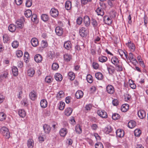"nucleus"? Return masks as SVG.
<instances>
[{
    "mask_svg": "<svg viewBox=\"0 0 148 148\" xmlns=\"http://www.w3.org/2000/svg\"><path fill=\"white\" fill-rule=\"evenodd\" d=\"M1 132L6 138H9L10 137V133L8 129L5 127H3L1 129Z\"/></svg>",
    "mask_w": 148,
    "mask_h": 148,
    "instance_id": "nucleus-1",
    "label": "nucleus"
},
{
    "mask_svg": "<svg viewBox=\"0 0 148 148\" xmlns=\"http://www.w3.org/2000/svg\"><path fill=\"white\" fill-rule=\"evenodd\" d=\"M24 21V18L23 17H21L20 19L16 21V24L17 28H22L23 27V24Z\"/></svg>",
    "mask_w": 148,
    "mask_h": 148,
    "instance_id": "nucleus-2",
    "label": "nucleus"
},
{
    "mask_svg": "<svg viewBox=\"0 0 148 148\" xmlns=\"http://www.w3.org/2000/svg\"><path fill=\"white\" fill-rule=\"evenodd\" d=\"M50 13L51 16L55 18L58 16L59 11L57 9L55 8H52L50 11Z\"/></svg>",
    "mask_w": 148,
    "mask_h": 148,
    "instance_id": "nucleus-3",
    "label": "nucleus"
},
{
    "mask_svg": "<svg viewBox=\"0 0 148 148\" xmlns=\"http://www.w3.org/2000/svg\"><path fill=\"white\" fill-rule=\"evenodd\" d=\"M126 45L128 46L130 51L133 52L135 50V46L134 43L131 41H129L126 44Z\"/></svg>",
    "mask_w": 148,
    "mask_h": 148,
    "instance_id": "nucleus-4",
    "label": "nucleus"
},
{
    "mask_svg": "<svg viewBox=\"0 0 148 148\" xmlns=\"http://www.w3.org/2000/svg\"><path fill=\"white\" fill-rule=\"evenodd\" d=\"M97 112L98 115L102 118H106L107 117V113L104 110H99L97 111Z\"/></svg>",
    "mask_w": 148,
    "mask_h": 148,
    "instance_id": "nucleus-5",
    "label": "nucleus"
},
{
    "mask_svg": "<svg viewBox=\"0 0 148 148\" xmlns=\"http://www.w3.org/2000/svg\"><path fill=\"white\" fill-rule=\"evenodd\" d=\"M106 90L107 92L110 94H112L114 92V87L111 85H108L106 87Z\"/></svg>",
    "mask_w": 148,
    "mask_h": 148,
    "instance_id": "nucleus-6",
    "label": "nucleus"
},
{
    "mask_svg": "<svg viewBox=\"0 0 148 148\" xmlns=\"http://www.w3.org/2000/svg\"><path fill=\"white\" fill-rule=\"evenodd\" d=\"M83 22L86 26V27L89 26L90 23L89 17L87 16H85L84 18Z\"/></svg>",
    "mask_w": 148,
    "mask_h": 148,
    "instance_id": "nucleus-7",
    "label": "nucleus"
},
{
    "mask_svg": "<svg viewBox=\"0 0 148 148\" xmlns=\"http://www.w3.org/2000/svg\"><path fill=\"white\" fill-rule=\"evenodd\" d=\"M37 95L36 92L34 90L31 92L29 94L30 99L33 101L35 100L37 98Z\"/></svg>",
    "mask_w": 148,
    "mask_h": 148,
    "instance_id": "nucleus-8",
    "label": "nucleus"
},
{
    "mask_svg": "<svg viewBox=\"0 0 148 148\" xmlns=\"http://www.w3.org/2000/svg\"><path fill=\"white\" fill-rule=\"evenodd\" d=\"M107 69L110 75H112L115 71L114 67L111 65H110L107 67Z\"/></svg>",
    "mask_w": 148,
    "mask_h": 148,
    "instance_id": "nucleus-9",
    "label": "nucleus"
},
{
    "mask_svg": "<svg viewBox=\"0 0 148 148\" xmlns=\"http://www.w3.org/2000/svg\"><path fill=\"white\" fill-rule=\"evenodd\" d=\"M55 32L58 35L61 36L63 34V31L62 27L58 26L56 27V28Z\"/></svg>",
    "mask_w": 148,
    "mask_h": 148,
    "instance_id": "nucleus-10",
    "label": "nucleus"
},
{
    "mask_svg": "<svg viewBox=\"0 0 148 148\" xmlns=\"http://www.w3.org/2000/svg\"><path fill=\"white\" fill-rule=\"evenodd\" d=\"M138 117L141 119H143L146 115L145 111L143 110H140L138 112Z\"/></svg>",
    "mask_w": 148,
    "mask_h": 148,
    "instance_id": "nucleus-11",
    "label": "nucleus"
},
{
    "mask_svg": "<svg viewBox=\"0 0 148 148\" xmlns=\"http://www.w3.org/2000/svg\"><path fill=\"white\" fill-rule=\"evenodd\" d=\"M103 21L106 24L110 25L112 24V20L110 18L107 16H105L103 17Z\"/></svg>",
    "mask_w": 148,
    "mask_h": 148,
    "instance_id": "nucleus-12",
    "label": "nucleus"
},
{
    "mask_svg": "<svg viewBox=\"0 0 148 148\" xmlns=\"http://www.w3.org/2000/svg\"><path fill=\"white\" fill-rule=\"evenodd\" d=\"M86 29L84 27H82L79 29V34L82 37H84L86 36Z\"/></svg>",
    "mask_w": 148,
    "mask_h": 148,
    "instance_id": "nucleus-13",
    "label": "nucleus"
},
{
    "mask_svg": "<svg viewBox=\"0 0 148 148\" xmlns=\"http://www.w3.org/2000/svg\"><path fill=\"white\" fill-rule=\"evenodd\" d=\"M116 134L119 137H123L124 135V131L121 129H118L116 131Z\"/></svg>",
    "mask_w": 148,
    "mask_h": 148,
    "instance_id": "nucleus-14",
    "label": "nucleus"
},
{
    "mask_svg": "<svg viewBox=\"0 0 148 148\" xmlns=\"http://www.w3.org/2000/svg\"><path fill=\"white\" fill-rule=\"evenodd\" d=\"M64 48L67 50L70 49L72 47V44L70 41H67L64 42Z\"/></svg>",
    "mask_w": 148,
    "mask_h": 148,
    "instance_id": "nucleus-15",
    "label": "nucleus"
},
{
    "mask_svg": "<svg viewBox=\"0 0 148 148\" xmlns=\"http://www.w3.org/2000/svg\"><path fill=\"white\" fill-rule=\"evenodd\" d=\"M34 59L37 63L40 62L42 60V57L40 55L37 54L35 56Z\"/></svg>",
    "mask_w": 148,
    "mask_h": 148,
    "instance_id": "nucleus-16",
    "label": "nucleus"
},
{
    "mask_svg": "<svg viewBox=\"0 0 148 148\" xmlns=\"http://www.w3.org/2000/svg\"><path fill=\"white\" fill-rule=\"evenodd\" d=\"M44 132L46 134H49L50 132L51 128L49 125L47 124H45L43 126Z\"/></svg>",
    "mask_w": 148,
    "mask_h": 148,
    "instance_id": "nucleus-17",
    "label": "nucleus"
},
{
    "mask_svg": "<svg viewBox=\"0 0 148 148\" xmlns=\"http://www.w3.org/2000/svg\"><path fill=\"white\" fill-rule=\"evenodd\" d=\"M83 92L82 91L78 90L75 93V96L76 98L79 99L83 97Z\"/></svg>",
    "mask_w": 148,
    "mask_h": 148,
    "instance_id": "nucleus-18",
    "label": "nucleus"
},
{
    "mask_svg": "<svg viewBox=\"0 0 148 148\" xmlns=\"http://www.w3.org/2000/svg\"><path fill=\"white\" fill-rule=\"evenodd\" d=\"M118 52L119 53V54L122 58H124V57L125 56L127 59L128 55L127 52H125L122 50L120 49L118 50Z\"/></svg>",
    "mask_w": 148,
    "mask_h": 148,
    "instance_id": "nucleus-19",
    "label": "nucleus"
},
{
    "mask_svg": "<svg viewBox=\"0 0 148 148\" xmlns=\"http://www.w3.org/2000/svg\"><path fill=\"white\" fill-rule=\"evenodd\" d=\"M95 11L98 15L102 16L104 14V12L103 9L99 7L97 8Z\"/></svg>",
    "mask_w": 148,
    "mask_h": 148,
    "instance_id": "nucleus-20",
    "label": "nucleus"
},
{
    "mask_svg": "<svg viewBox=\"0 0 148 148\" xmlns=\"http://www.w3.org/2000/svg\"><path fill=\"white\" fill-rule=\"evenodd\" d=\"M40 103L41 107L42 108H45L47 106V102L46 99H42Z\"/></svg>",
    "mask_w": 148,
    "mask_h": 148,
    "instance_id": "nucleus-21",
    "label": "nucleus"
},
{
    "mask_svg": "<svg viewBox=\"0 0 148 148\" xmlns=\"http://www.w3.org/2000/svg\"><path fill=\"white\" fill-rule=\"evenodd\" d=\"M32 45L34 47H36L38 44V39L36 38H32L31 41Z\"/></svg>",
    "mask_w": 148,
    "mask_h": 148,
    "instance_id": "nucleus-22",
    "label": "nucleus"
},
{
    "mask_svg": "<svg viewBox=\"0 0 148 148\" xmlns=\"http://www.w3.org/2000/svg\"><path fill=\"white\" fill-rule=\"evenodd\" d=\"M72 109L71 108H67L65 110L64 113L66 115L69 116L70 115L72 112Z\"/></svg>",
    "mask_w": 148,
    "mask_h": 148,
    "instance_id": "nucleus-23",
    "label": "nucleus"
},
{
    "mask_svg": "<svg viewBox=\"0 0 148 148\" xmlns=\"http://www.w3.org/2000/svg\"><path fill=\"white\" fill-rule=\"evenodd\" d=\"M129 105L127 104H124L121 106V110L123 112H126L129 109Z\"/></svg>",
    "mask_w": 148,
    "mask_h": 148,
    "instance_id": "nucleus-24",
    "label": "nucleus"
},
{
    "mask_svg": "<svg viewBox=\"0 0 148 148\" xmlns=\"http://www.w3.org/2000/svg\"><path fill=\"white\" fill-rule=\"evenodd\" d=\"M27 145L29 148H32L34 145V141L31 139H29L27 141Z\"/></svg>",
    "mask_w": 148,
    "mask_h": 148,
    "instance_id": "nucleus-25",
    "label": "nucleus"
},
{
    "mask_svg": "<svg viewBox=\"0 0 148 148\" xmlns=\"http://www.w3.org/2000/svg\"><path fill=\"white\" fill-rule=\"evenodd\" d=\"M59 133L61 136L64 137L67 134V130L65 128H62L60 130Z\"/></svg>",
    "mask_w": 148,
    "mask_h": 148,
    "instance_id": "nucleus-26",
    "label": "nucleus"
},
{
    "mask_svg": "<svg viewBox=\"0 0 148 148\" xmlns=\"http://www.w3.org/2000/svg\"><path fill=\"white\" fill-rule=\"evenodd\" d=\"M65 8L67 10H70L71 8V3L69 1H67L65 3Z\"/></svg>",
    "mask_w": 148,
    "mask_h": 148,
    "instance_id": "nucleus-27",
    "label": "nucleus"
},
{
    "mask_svg": "<svg viewBox=\"0 0 148 148\" xmlns=\"http://www.w3.org/2000/svg\"><path fill=\"white\" fill-rule=\"evenodd\" d=\"M12 71L13 75L14 76H17L18 73V71L17 68L15 66H13L12 68Z\"/></svg>",
    "mask_w": 148,
    "mask_h": 148,
    "instance_id": "nucleus-28",
    "label": "nucleus"
},
{
    "mask_svg": "<svg viewBox=\"0 0 148 148\" xmlns=\"http://www.w3.org/2000/svg\"><path fill=\"white\" fill-rule=\"evenodd\" d=\"M136 126V123L134 121H130L128 124V127L130 128H132Z\"/></svg>",
    "mask_w": 148,
    "mask_h": 148,
    "instance_id": "nucleus-29",
    "label": "nucleus"
},
{
    "mask_svg": "<svg viewBox=\"0 0 148 148\" xmlns=\"http://www.w3.org/2000/svg\"><path fill=\"white\" fill-rule=\"evenodd\" d=\"M16 29V25L13 24H10L8 27V29L10 32H13L15 31Z\"/></svg>",
    "mask_w": 148,
    "mask_h": 148,
    "instance_id": "nucleus-30",
    "label": "nucleus"
},
{
    "mask_svg": "<svg viewBox=\"0 0 148 148\" xmlns=\"http://www.w3.org/2000/svg\"><path fill=\"white\" fill-rule=\"evenodd\" d=\"M42 20L45 22H47L49 19L48 15L46 14H42L41 16Z\"/></svg>",
    "mask_w": 148,
    "mask_h": 148,
    "instance_id": "nucleus-31",
    "label": "nucleus"
},
{
    "mask_svg": "<svg viewBox=\"0 0 148 148\" xmlns=\"http://www.w3.org/2000/svg\"><path fill=\"white\" fill-rule=\"evenodd\" d=\"M95 76L96 78L99 80H102L103 78V75L100 72H98L96 73Z\"/></svg>",
    "mask_w": 148,
    "mask_h": 148,
    "instance_id": "nucleus-32",
    "label": "nucleus"
},
{
    "mask_svg": "<svg viewBox=\"0 0 148 148\" xmlns=\"http://www.w3.org/2000/svg\"><path fill=\"white\" fill-rule=\"evenodd\" d=\"M56 79L58 81H61L62 79V75L60 73H57L55 75Z\"/></svg>",
    "mask_w": 148,
    "mask_h": 148,
    "instance_id": "nucleus-33",
    "label": "nucleus"
},
{
    "mask_svg": "<svg viewBox=\"0 0 148 148\" xmlns=\"http://www.w3.org/2000/svg\"><path fill=\"white\" fill-rule=\"evenodd\" d=\"M18 114L19 116L22 118L24 117L26 115L25 110L23 109H20L18 110Z\"/></svg>",
    "mask_w": 148,
    "mask_h": 148,
    "instance_id": "nucleus-34",
    "label": "nucleus"
},
{
    "mask_svg": "<svg viewBox=\"0 0 148 148\" xmlns=\"http://www.w3.org/2000/svg\"><path fill=\"white\" fill-rule=\"evenodd\" d=\"M98 59L99 62H105L107 60L108 58L106 56H101L99 57Z\"/></svg>",
    "mask_w": 148,
    "mask_h": 148,
    "instance_id": "nucleus-35",
    "label": "nucleus"
},
{
    "mask_svg": "<svg viewBox=\"0 0 148 148\" xmlns=\"http://www.w3.org/2000/svg\"><path fill=\"white\" fill-rule=\"evenodd\" d=\"M112 130L111 127L110 125H108L104 130V132L106 134H108L111 132Z\"/></svg>",
    "mask_w": 148,
    "mask_h": 148,
    "instance_id": "nucleus-36",
    "label": "nucleus"
},
{
    "mask_svg": "<svg viewBox=\"0 0 148 148\" xmlns=\"http://www.w3.org/2000/svg\"><path fill=\"white\" fill-rule=\"evenodd\" d=\"M68 76L69 78L71 80H73L75 77V76L74 73L72 72H70L68 74Z\"/></svg>",
    "mask_w": 148,
    "mask_h": 148,
    "instance_id": "nucleus-37",
    "label": "nucleus"
},
{
    "mask_svg": "<svg viewBox=\"0 0 148 148\" xmlns=\"http://www.w3.org/2000/svg\"><path fill=\"white\" fill-rule=\"evenodd\" d=\"M32 13L31 10H27L25 11L24 14L27 18H29L31 16Z\"/></svg>",
    "mask_w": 148,
    "mask_h": 148,
    "instance_id": "nucleus-38",
    "label": "nucleus"
},
{
    "mask_svg": "<svg viewBox=\"0 0 148 148\" xmlns=\"http://www.w3.org/2000/svg\"><path fill=\"white\" fill-rule=\"evenodd\" d=\"M111 61L115 65H117V64L119 63L118 59L115 56L112 57Z\"/></svg>",
    "mask_w": 148,
    "mask_h": 148,
    "instance_id": "nucleus-39",
    "label": "nucleus"
},
{
    "mask_svg": "<svg viewBox=\"0 0 148 148\" xmlns=\"http://www.w3.org/2000/svg\"><path fill=\"white\" fill-rule=\"evenodd\" d=\"M35 71L33 69H30L27 71V75L30 77H32L34 74Z\"/></svg>",
    "mask_w": 148,
    "mask_h": 148,
    "instance_id": "nucleus-40",
    "label": "nucleus"
},
{
    "mask_svg": "<svg viewBox=\"0 0 148 148\" xmlns=\"http://www.w3.org/2000/svg\"><path fill=\"white\" fill-rule=\"evenodd\" d=\"M64 60L66 62L69 61L71 58V56L70 54H66L64 56Z\"/></svg>",
    "mask_w": 148,
    "mask_h": 148,
    "instance_id": "nucleus-41",
    "label": "nucleus"
},
{
    "mask_svg": "<svg viewBox=\"0 0 148 148\" xmlns=\"http://www.w3.org/2000/svg\"><path fill=\"white\" fill-rule=\"evenodd\" d=\"M86 79L87 82L90 83H91L93 82V79L92 77L90 74L88 75L86 77Z\"/></svg>",
    "mask_w": 148,
    "mask_h": 148,
    "instance_id": "nucleus-42",
    "label": "nucleus"
},
{
    "mask_svg": "<svg viewBox=\"0 0 148 148\" xmlns=\"http://www.w3.org/2000/svg\"><path fill=\"white\" fill-rule=\"evenodd\" d=\"M24 60L25 62L27 63L29 61V55L27 52H25L24 55Z\"/></svg>",
    "mask_w": 148,
    "mask_h": 148,
    "instance_id": "nucleus-43",
    "label": "nucleus"
},
{
    "mask_svg": "<svg viewBox=\"0 0 148 148\" xmlns=\"http://www.w3.org/2000/svg\"><path fill=\"white\" fill-rule=\"evenodd\" d=\"M91 24L93 27L95 28L97 27L98 25V23L97 21L95 19L93 18L92 19Z\"/></svg>",
    "mask_w": 148,
    "mask_h": 148,
    "instance_id": "nucleus-44",
    "label": "nucleus"
},
{
    "mask_svg": "<svg viewBox=\"0 0 148 148\" xmlns=\"http://www.w3.org/2000/svg\"><path fill=\"white\" fill-rule=\"evenodd\" d=\"M3 41L5 43H7L10 40V38L8 35L5 34L3 36Z\"/></svg>",
    "mask_w": 148,
    "mask_h": 148,
    "instance_id": "nucleus-45",
    "label": "nucleus"
},
{
    "mask_svg": "<svg viewBox=\"0 0 148 148\" xmlns=\"http://www.w3.org/2000/svg\"><path fill=\"white\" fill-rule=\"evenodd\" d=\"M59 67V65L57 63H54L52 66V69L54 70H57Z\"/></svg>",
    "mask_w": 148,
    "mask_h": 148,
    "instance_id": "nucleus-46",
    "label": "nucleus"
},
{
    "mask_svg": "<svg viewBox=\"0 0 148 148\" xmlns=\"http://www.w3.org/2000/svg\"><path fill=\"white\" fill-rule=\"evenodd\" d=\"M141 133V131L139 129H136L134 131V135L136 136H139Z\"/></svg>",
    "mask_w": 148,
    "mask_h": 148,
    "instance_id": "nucleus-47",
    "label": "nucleus"
},
{
    "mask_svg": "<svg viewBox=\"0 0 148 148\" xmlns=\"http://www.w3.org/2000/svg\"><path fill=\"white\" fill-rule=\"evenodd\" d=\"M18 42L16 40L14 41L12 44V46L14 48H17L18 47Z\"/></svg>",
    "mask_w": 148,
    "mask_h": 148,
    "instance_id": "nucleus-48",
    "label": "nucleus"
},
{
    "mask_svg": "<svg viewBox=\"0 0 148 148\" xmlns=\"http://www.w3.org/2000/svg\"><path fill=\"white\" fill-rule=\"evenodd\" d=\"M6 115L3 112L0 113V121H3L5 119Z\"/></svg>",
    "mask_w": 148,
    "mask_h": 148,
    "instance_id": "nucleus-49",
    "label": "nucleus"
},
{
    "mask_svg": "<svg viewBox=\"0 0 148 148\" xmlns=\"http://www.w3.org/2000/svg\"><path fill=\"white\" fill-rule=\"evenodd\" d=\"M120 115L116 113L114 114L112 116V119L114 120L118 119L120 118Z\"/></svg>",
    "mask_w": 148,
    "mask_h": 148,
    "instance_id": "nucleus-50",
    "label": "nucleus"
},
{
    "mask_svg": "<svg viewBox=\"0 0 148 148\" xmlns=\"http://www.w3.org/2000/svg\"><path fill=\"white\" fill-rule=\"evenodd\" d=\"M75 131L77 133L80 134L82 132V129L79 125L76 126L75 128Z\"/></svg>",
    "mask_w": 148,
    "mask_h": 148,
    "instance_id": "nucleus-51",
    "label": "nucleus"
},
{
    "mask_svg": "<svg viewBox=\"0 0 148 148\" xmlns=\"http://www.w3.org/2000/svg\"><path fill=\"white\" fill-rule=\"evenodd\" d=\"M65 104L64 102L61 101L60 103V105L59 106V108L60 110H62L64 108Z\"/></svg>",
    "mask_w": 148,
    "mask_h": 148,
    "instance_id": "nucleus-52",
    "label": "nucleus"
},
{
    "mask_svg": "<svg viewBox=\"0 0 148 148\" xmlns=\"http://www.w3.org/2000/svg\"><path fill=\"white\" fill-rule=\"evenodd\" d=\"M95 148H103V144L100 142H98L95 145Z\"/></svg>",
    "mask_w": 148,
    "mask_h": 148,
    "instance_id": "nucleus-53",
    "label": "nucleus"
},
{
    "mask_svg": "<svg viewBox=\"0 0 148 148\" xmlns=\"http://www.w3.org/2000/svg\"><path fill=\"white\" fill-rule=\"evenodd\" d=\"M117 64V65H115L116 68V70L117 71H123V68L122 66L118 64Z\"/></svg>",
    "mask_w": 148,
    "mask_h": 148,
    "instance_id": "nucleus-54",
    "label": "nucleus"
},
{
    "mask_svg": "<svg viewBox=\"0 0 148 148\" xmlns=\"http://www.w3.org/2000/svg\"><path fill=\"white\" fill-rule=\"evenodd\" d=\"M32 4V0H27L26 1L25 5L28 7H30Z\"/></svg>",
    "mask_w": 148,
    "mask_h": 148,
    "instance_id": "nucleus-55",
    "label": "nucleus"
},
{
    "mask_svg": "<svg viewBox=\"0 0 148 148\" xmlns=\"http://www.w3.org/2000/svg\"><path fill=\"white\" fill-rule=\"evenodd\" d=\"M127 58H128L130 62H131L132 60H134V59L135 58L133 53H129V56H128L127 57Z\"/></svg>",
    "mask_w": 148,
    "mask_h": 148,
    "instance_id": "nucleus-56",
    "label": "nucleus"
},
{
    "mask_svg": "<svg viewBox=\"0 0 148 148\" xmlns=\"http://www.w3.org/2000/svg\"><path fill=\"white\" fill-rule=\"evenodd\" d=\"M31 17V20L33 22L36 21L37 20V15L35 14H33Z\"/></svg>",
    "mask_w": 148,
    "mask_h": 148,
    "instance_id": "nucleus-57",
    "label": "nucleus"
},
{
    "mask_svg": "<svg viewBox=\"0 0 148 148\" xmlns=\"http://www.w3.org/2000/svg\"><path fill=\"white\" fill-rule=\"evenodd\" d=\"M92 66L94 69H97L99 68V65L97 63L95 62H94L92 63Z\"/></svg>",
    "mask_w": 148,
    "mask_h": 148,
    "instance_id": "nucleus-58",
    "label": "nucleus"
},
{
    "mask_svg": "<svg viewBox=\"0 0 148 148\" xmlns=\"http://www.w3.org/2000/svg\"><path fill=\"white\" fill-rule=\"evenodd\" d=\"M23 55V52L21 50H18L16 51V55L18 57H21Z\"/></svg>",
    "mask_w": 148,
    "mask_h": 148,
    "instance_id": "nucleus-59",
    "label": "nucleus"
},
{
    "mask_svg": "<svg viewBox=\"0 0 148 148\" xmlns=\"http://www.w3.org/2000/svg\"><path fill=\"white\" fill-rule=\"evenodd\" d=\"M52 77L50 76H47L45 78V81L47 83H49L51 81Z\"/></svg>",
    "mask_w": 148,
    "mask_h": 148,
    "instance_id": "nucleus-60",
    "label": "nucleus"
},
{
    "mask_svg": "<svg viewBox=\"0 0 148 148\" xmlns=\"http://www.w3.org/2000/svg\"><path fill=\"white\" fill-rule=\"evenodd\" d=\"M92 0H81V3L82 5H85L91 1Z\"/></svg>",
    "mask_w": 148,
    "mask_h": 148,
    "instance_id": "nucleus-61",
    "label": "nucleus"
},
{
    "mask_svg": "<svg viewBox=\"0 0 148 148\" xmlns=\"http://www.w3.org/2000/svg\"><path fill=\"white\" fill-rule=\"evenodd\" d=\"M48 44L47 42L45 40H42V41L41 45L42 48H45L47 46Z\"/></svg>",
    "mask_w": 148,
    "mask_h": 148,
    "instance_id": "nucleus-62",
    "label": "nucleus"
},
{
    "mask_svg": "<svg viewBox=\"0 0 148 148\" xmlns=\"http://www.w3.org/2000/svg\"><path fill=\"white\" fill-rule=\"evenodd\" d=\"M82 18L81 17H79L77 18V23L80 25L82 22Z\"/></svg>",
    "mask_w": 148,
    "mask_h": 148,
    "instance_id": "nucleus-63",
    "label": "nucleus"
},
{
    "mask_svg": "<svg viewBox=\"0 0 148 148\" xmlns=\"http://www.w3.org/2000/svg\"><path fill=\"white\" fill-rule=\"evenodd\" d=\"M64 94L63 91H60L58 92V94L57 95V97L59 96L60 98H61L64 97Z\"/></svg>",
    "mask_w": 148,
    "mask_h": 148,
    "instance_id": "nucleus-64",
    "label": "nucleus"
}]
</instances>
